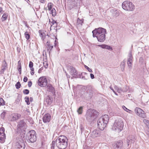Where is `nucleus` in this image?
<instances>
[{
  "label": "nucleus",
  "instance_id": "obj_30",
  "mask_svg": "<svg viewBox=\"0 0 149 149\" xmlns=\"http://www.w3.org/2000/svg\"><path fill=\"white\" fill-rule=\"evenodd\" d=\"M21 86L20 83L19 82H17L15 85L16 88L17 89L19 88Z\"/></svg>",
  "mask_w": 149,
  "mask_h": 149
},
{
  "label": "nucleus",
  "instance_id": "obj_35",
  "mask_svg": "<svg viewBox=\"0 0 149 149\" xmlns=\"http://www.w3.org/2000/svg\"><path fill=\"white\" fill-rule=\"evenodd\" d=\"M52 24L53 25H54V26L55 27H56L57 26V24L56 21H55L54 20H53L52 22Z\"/></svg>",
  "mask_w": 149,
  "mask_h": 149
},
{
  "label": "nucleus",
  "instance_id": "obj_36",
  "mask_svg": "<svg viewBox=\"0 0 149 149\" xmlns=\"http://www.w3.org/2000/svg\"><path fill=\"white\" fill-rule=\"evenodd\" d=\"M29 68L33 67V63L31 61L29 62Z\"/></svg>",
  "mask_w": 149,
  "mask_h": 149
},
{
  "label": "nucleus",
  "instance_id": "obj_38",
  "mask_svg": "<svg viewBox=\"0 0 149 149\" xmlns=\"http://www.w3.org/2000/svg\"><path fill=\"white\" fill-rule=\"evenodd\" d=\"M28 80V78L26 77H25L23 79V81L24 82H26Z\"/></svg>",
  "mask_w": 149,
  "mask_h": 149
},
{
  "label": "nucleus",
  "instance_id": "obj_22",
  "mask_svg": "<svg viewBox=\"0 0 149 149\" xmlns=\"http://www.w3.org/2000/svg\"><path fill=\"white\" fill-rule=\"evenodd\" d=\"M39 32L40 34V36L41 38L42 39L44 40V41H46L44 39V37H45V33L43 32H42L41 30H39Z\"/></svg>",
  "mask_w": 149,
  "mask_h": 149
},
{
  "label": "nucleus",
  "instance_id": "obj_44",
  "mask_svg": "<svg viewBox=\"0 0 149 149\" xmlns=\"http://www.w3.org/2000/svg\"><path fill=\"white\" fill-rule=\"evenodd\" d=\"M132 62H129V63H128V64L129 66H131L132 65Z\"/></svg>",
  "mask_w": 149,
  "mask_h": 149
},
{
  "label": "nucleus",
  "instance_id": "obj_16",
  "mask_svg": "<svg viewBox=\"0 0 149 149\" xmlns=\"http://www.w3.org/2000/svg\"><path fill=\"white\" fill-rule=\"evenodd\" d=\"M26 123H24V121L23 120H21L19 122V123L17 125V127L18 128L20 129L23 127L25 126Z\"/></svg>",
  "mask_w": 149,
  "mask_h": 149
},
{
  "label": "nucleus",
  "instance_id": "obj_41",
  "mask_svg": "<svg viewBox=\"0 0 149 149\" xmlns=\"http://www.w3.org/2000/svg\"><path fill=\"white\" fill-rule=\"evenodd\" d=\"M3 12V8L0 7V13H2Z\"/></svg>",
  "mask_w": 149,
  "mask_h": 149
},
{
  "label": "nucleus",
  "instance_id": "obj_29",
  "mask_svg": "<svg viewBox=\"0 0 149 149\" xmlns=\"http://www.w3.org/2000/svg\"><path fill=\"white\" fill-rule=\"evenodd\" d=\"M143 122L149 129V121L147 120L144 119L143 120Z\"/></svg>",
  "mask_w": 149,
  "mask_h": 149
},
{
  "label": "nucleus",
  "instance_id": "obj_51",
  "mask_svg": "<svg viewBox=\"0 0 149 149\" xmlns=\"http://www.w3.org/2000/svg\"><path fill=\"white\" fill-rule=\"evenodd\" d=\"M43 52H45L46 53V51L45 50H44L43 51Z\"/></svg>",
  "mask_w": 149,
  "mask_h": 149
},
{
  "label": "nucleus",
  "instance_id": "obj_6",
  "mask_svg": "<svg viewBox=\"0 0 149 149\" xmlns=\"http://www.w3.org/2000/svg\"><path fill=\"white\" fill-rule=\"evenodd\" d=\"M135 113L140 117L145 118L146 116L145 112L142 109L139 107H136L134 110Z\"/></svg>",
  "mask_w": 149,
  "mask_h": 149
},
{
  "label": "nucleus",
  "instance_id": "obj_33",
  "mask_svg": "<svg viewBox=\"0 0 149 149\" xmlns=\"http://www.w3.org/2000/svg\"><path fill=\"white\" fill-rule=\"evenodd\" d=\"M23 92L24 94H28L29 93V91L27 89H25L23 91Z\"/></svg>",
  "mask_w": 149,
  "mask_h": 149
},
{
  "label": "nucleus",
  "instance_id": "obj_45",
  "mask_svg": "<svg viewBox=\"0 0 149 149\" xmlns=\"http://www.w3.org/2000/svg\"><path fill=\"white\" fill-rule=\"evenodd\" d=\"M118 89L117 90V92L118 93H120L121 91V89H118Z\"/></svg>",
  "mask_w": 149,
  "mask_h": 149
},
{
  "label": "nucleus",
  "instance_id": "obj_15",
  "mask_svg": "<svg viewBox=\"0 0 149 149\" xmlns=\"http://www.w3.org/2000/svg\"><path fill=\"white\" fill-rule=\"evenodd\" d=\"M17 146L18 149H24L25 147V145L23 142H20L17 143Z\"/></svg>",
  "mask_w": 149,
  "mask_h": 149
},
{
  "label": "nucleus",
  "instance_id": "obj_26",
  "mask_svg": "<svg viewBox=\"0 0 149 149\" xmlns=\"http://www.w3.org/2000/svg\"><path fill=\"white\" fill-rule=\"evenodd\" d=\"M98 133L96 130H94L92 132V135L93 137H97L98 136Z\"/></svg>",
  "mask_w": 149,
  "mask_h": 149
},
{
  "label": "nucleus",
  "instance_id": "obj_31",
  "mask_svg": "<svg viewBox=\"0 0 149 149\" xmlns=\"http://www.w3.org/2000/svg\"><path fill=\"white\" fill-rule=\"evenodd\" d=\"M25 102L27 103V105H29L30 103L29 102V97H26L25 98Z\"/></svg>",
  "mask_w": 149,
  "mask_h": 149
},
{
  "label": "nucleus",
  "instance_id": "obj_11",
  "mask_svg": "<svg viewBox=\"0 0 149 149\" xmlns=\"http://www.w3.org/2000/svg\"><path fill=\"white\" fill-rule=\"evenodd\" d=\"M51 118V116L49 113L45 114L43 116L42 120L43 122L45 123L49 122Z\"/></svg>",
  "mask_w": 149,
  "mask_h": 149
},
{
  "label": "nucleus",
  "instance_id": "obj_1",
  "mask_svg": "<svg viewBox=\"0 0 149 149\" xmlns=\"http://www.w3.org/2000/svg\"><path fill=\"white\" fill-rule=\"evenodd\" d=\"M106 32V30L102 28L96 29L92 31L93 36L97 37L98 41L103 42L105 39Z\"/></svg>",
  "mask_w": 149,
  "mask_h": 149
},
{
  "label": "nucleus",
  "instance_id": "obj_21",
  "mask_svg": "<svg viewBox=\"0 0 149 149\" xmlns=\"http://www.w3.org/2000/svg\"><path fill=\"white\" fill-rule=\"evenodd\" d=\"M100 46L103 48H105L109 50H112V47H111L108 45H100Z\"/></svg>",
  "mask_w": 149,
  "mask_h": 149
},
{
  "label": "nucleus",
  "instance_id": "obj_17",
  "mask_svg": "<svg viewBox=\"0 0 149 149\" xmlns=\"http://www.w3.org/2000/svg\"><path fill=\"white\" fill-rule=\"evenodd\" d=\"M7 64L6 61L3 62L1 67V72H2V73L3 74L4 71L6 70L7 67Z\"/></svg>",
  "mask_w": 149,
  "mask_h": 149
},
{
  "label": "nucleus",
  "instance_id": "obj_24",
  "mask_svg": "<svg viewBox=\"0 0 149 149\" xmlns=\"http://www.w3.org/2000/svg\"><path fill=\"white\" fill-rule=\"evenodd\" d=\"M8 16V14L7 13H5L3 15L1 18V19L2 21H5L7 18Z\"/></svg>",
  "mask_w": 149,
  "mask_h": 149
},
{
  "label": "nucleus",
  "instance_id": "obj_50",
  "mask_svg": "<svg viewBox=\"0 0 149 149\" xmlns=\"http://www.w3.org/2000/svg\"><path fill=\"white\" fill-rule=\"evenodd\" d=\"M113 92L115 93V94H116V95H117V94H116V93L115 92V91H114V90H113Z\"/></svg>",
  "mask_w": 149,
  "mask_h": 149
},
{
  "label": "nucleus",
  "instance_id": "obj_34",
  "mask_svg": "<svg viewBox=\"0 0 149 149\" xmlns=\"http://www.w3.org/2000/svg\"><path fill=\"white\" fill-rule=\"evenodd\" d=\"M85 68L88 70V71L91 72H93L92 70L90 69L88 66L85 65Z\"/></svg>",
  "mask_w": 149,
  "mask_h": 149
},
{
  "label": "nucleus",
  "instance_id": "obj_8",
  "mask_svg": "<svg viewBox=\"0 0 149 149\" xmlns=\"http://www.w3.org/2000/svg\"><path fill=\"white\" fill-rule=\"evenodd\" d=\"M29 140L31 142H34L36 140V133L34 130L30 131L28 135Z\"/></svg>",
  "mask_w": 149,
  "mask_h": 149
},
{
  "label": "nucleus",
  "instance_id": "obj_53",
  "mask_svg": "<svg viewBox=\"0 0 149 149\" xmlns=\"http://www.w3.org/2000/svg\"><path fill=\"white\" fill-rule=\"evenodd\" d=\"M28 0V1H29V0Z\"/></svg>",
  "mask_w": 149,
  "mask_h": 149
},
{
  "label": "nucleus",
  "instance_id": "obj_42",
  "mask_svg": "<svg viewBox=\"0 0 149 149\" xmlns=\"http://www.w3.org/2000/svg\"><path fill=\"white\" fill-rule=\"evenodd\" d=\"M30 73L32 75H33L34 74V70L31 71Z\"/></svg>",
  "mask_w": 149,
  "mask_h": 149
},
{
  "label": "nucleus",
  "instance_id": "obj_46",
  "mask_svg": "<svg viewBox=\"0 0 149 149\" xmlns=\"http://www.w3.org/2000/svg\"><path fill=\"white\" fill-rule=\"evenodd\" d=\"M30 68L31 71L34 70V68L33 67Z\"/></svg>",
  "mask_w": 149,
  "mask_h": 149
},
{
  "label": "nucleus",
  "instance_id": "obj_4",
  "mask_svg": "<svg viewBox=\"0 0 149 149\" xmlns=\"http://www.w3.org/2000/svg\"><path fill=\"white\" fill-rule=\"evenodd\" d=\"M122 7L124 9L127 11H132L134 8V5L127 1H125L123 3Z\"/></svg>",
  "mask_w": 149,
  "mask_h": 149
},
{
  "label": "nucleus",
  "instance_id": "obj_2",
  "mask_svg": "<svg viewBox=\"0 0 149 149\" xmlns=\"http://www.w3.org/2000/svg\"><path fill=\"white\" fill-rule=\"evenodd\" d=\"M68 143L67 138L64 135H61L56 140V146L60 149H65L67 146Z\"/></svg>",
  "mask_w": 149,
  "mask_h": 149
},
{
  "label": "nucleus",
  "instance_id": "obj_18",
  "mask_svg": "<svg viewBox=\"0 0 149 149\" xmlns=\"http://www.w3.org/2000/svg\"><path fill=\"white\" fill-rule=\"evenodd\" d=\"M123 142L121 141H119L116 143V147L117 148H121L123 146Z\"/></svg>",
  "mask_w": 149,
  "mask_h": 149
},
{
  "label": "nucleus",
  "instance_id": "obj_40",
  "mask_svg": "<svg viewBox=\"0 0 149 149\" xmlns=\"http://www.w3.org/2000/svg\"><path fill=\"white\" fill-rule=\"evenodd\" d=\"M128 62H132V56H130L128 60Z\"/></svg>",
  "mask_w": 149,
  "mask_h": 149
},
{
  "label": "nucleus",
  "instance_id": "obj_39",
  "mask_svg": "<svg viewBox=\"0 0 149 149\" xmlns=\"http://www.w3.org/2000/svg\"><path fill=\"white\" fill-rule=\"evenodd\" d=\"M32 84V83L31 81H29L28 82V86L29 87H30Z\"/></svg>",
  "mask_w": 149,
  "mask_h": 149
},
{
  "label": "nucleus",
  "instance_id": "obj_12",
  "mask_svg": "<svg viewBox=\"0 0 149 149\" xmlns=\"http://www.w3.org/2000/svg\"><path fill=\"white\" fill-rule=\"evenodd\" d=\"M47 88L48 91L51 92L53 94L55 93V89L52 84H48L47 85Z\"/></svg>",
  "mask_w": 149,
  "mask_h": 149
},
{
  "label": "nucleus",
  "instance_id": "obj_7",
  "mask_svg": "<svg viewBox=\"0 0 149 149\" xmlns=\"http://www.w3.org/2000/svg\"><path fill=\"white\" fill-rule=\"evenodd\" d=\"M47 83V81L46 78L45 76H42L40 77L38 81V85L42 87L46 86Z\"/></svg>",
  "mask_w": 149,
  "mask_h": 149
},
{
  "label": "nucleus",
  "instance_id": "obj_9",
  "mask_svg": "<svg viewBox=\"0 0 149 149\" xmlns=\"http://www.w3.org/2000/svg\"><path fill=\"white\" fill-rule=\"evenodd\" d=\"M53 4L50 2L48 3L47 5L48 10L49 11L50 14H52L53 16H55L56 15V10L54 8H53Z\"/></svg>",
  "mask_w": 149,
  "mask_h": 149
},
{
  "label": "nucleus",
  "instance_id": "obj_27",
  "mask_svg": "<svg viewBox=\"0 0 149 149\" xmlns=\"http://www.w3.org/2000/svg\"><path fill=\"white\" fill-rule=\"evenodd\" d=\"M25 38L27 40H29L30 38V35L28 31H26L24 33Z\"/></svg>",
  "mask_w": 149,
  "mask_h": 149
},
{
  "label": "nucleus",
  "instance_id": "obj_49",
  "mask_svg": "<svg viewBox=\"0 0 149 149\" xmlns=\"http://www.w3.org/2000/svg\"><path fill=\"white\" fill-rule=\"evenodd\" d=\"M48 39L49 40L50 39V37L49 36H48Z\"/></svg>",
  "mask_w": 149,
  "mask_h": 149
},
{
  "label": "nucleus",
  "instance_id": "obj_43",
  "mask_svg": "<svg viewBox=\"0 0 149 149\" xmlns=\"http://www.w3.org/2000/svg\"><path fill=\"white\" fill-rule=\"evenodd\" d=\"M90 76L91 78L92 79H93L94 78V75L92 74H91Z\"/></svg>",
  "mask_w": 149,
  "mask_h": 149
},
{
  "label": "nucleus",
  "instance_id": "obj_19",
  "mask_svg": "<svg viewBox=\"0 0 149 149\" xmlns=\"http://www.w3.org/2000/svg\"><path fill=\"white\" fill-rule=\"evenodd\" d=\"M84 22V19H80L78 18L77 19V26H81L82 25V24H83Z\"/></svg>",
  "mask_w": 149,
  "mask_h": 149
},
{
  "label": "nucleus",
  "instance_id": "obj_5",
  "mask_svg": "<svg viewBox=\"0 0 149 149\" xmlns=\"http://www.w3.org/2000/svg\"><path fill=\"white\" fill-rule=\"evenodd\" d=\"M56 40H54V39L52 40L51 41L49 40L47 42L46 44L45 45L46 48L47 49V52H49V53L50 52L52 51L54 46L52 43L54 42V46H56Z\"/></svg>",
  "mask_w": 149,
  "mask_h": 149
},
{
  "label": "nucleus",
  "instance_id": "obj_47",
  "mask_svg": "<svg viewBox=\"0 0 149 149\" xmlns=\"http://www.w3.org/2000/svg\"><path fill=\"white\" fill-rule=\"evenodd\" d=\"M33 100V98L32 97H30V101L32 102Z\"/></svg>",
  "mask_w": 149,
  "mask_h": 149
},
{
  "label": "nucleus",
  "instance_id": "obj_23",
  "mask_svg": "<svg viewBox=\"0 0 149 149\" xmlns=\"http://www.w3.org/2000/svg\"><path fill=\"white\" fill-rule=\"evenodd\" d=\"M18 65L17 66V69L19 71V74H21V65L20 61H19L18 62Z\"/></svg>",
  "mask_w": 149,
  "mask_h": 149
},
{
  "label": "nucleus",
  "instance_id": "obj_28",
  "mask_svg": "<svg viewBox=\"0 0 149 149\" xmlns=\"http://www.w3.org/2000/svg\"><path fill=\"white\" fill-rule=\"evenodd\" d=\"M83 111V107H80L78 109L77 112L79 114H81Z\"/></svg>",
  "mask_w": 149,
  "mask_h": 149
},
{
  "label": "nucleus",
  "instance_id": "obj_48",
  "mask_svg": "<svg viewBox=\"0 0 149 149\" xmlns=\"http://www.w3.org/2000/svg\"><path fill=\"white\" fill-rule=\"evenodd\" d=\"M123 109H124L125 110V109H127V108H126V107L125 106H123Z\"/></svg>",
  "mask_w": 149,
  "mask_h": 149
},
{
  "label": "nucleus",
  "instance_id": "obj_37",
  "mask_svg": "<svg viewBox=\"0 0 149 149\" xmlns=\"http://www.w3.org/2000/svg\"><path fill=\"white\" fill-rule=\"evenodd\" d=\"M43 67H41L40 68L39 70H38V73H41L42 70H43Z\"/></svg>",
  "mask_w": 149,
  "mask_h": 149
},
{
  "label": "nucleus",
  "instance_id": "obj_25",
  "mask_svg": "<svg viewBox=\"0 0 149 149\" xmlns=\"http://www.w3.org/2000/svg\"><path fill=\"white\" fill-rule=\"evenodd\" d=\"M0 105H5L6 104V102L3 98L1 97H0Z\"/></svg>",
  "mask_w": 149,
  "mask_h": 149
},
{
  "label": "nucleus",
  "instance_id": "obj_3",
  "mask_svg": "<svg viewBox=\"0 0 149 149\" xmlns=\"http://www.w3.org/2000/svg\"><path fill=\"white\" fill-rule=\"evenodd\" d=\"M124 126L123 123L121 119L116 120L112 127V129L118 132H119L123 130Z\"/></svg>",
  "mask_w": 149,
  "mask_h": 149
},
{
  "label": "nucleus",
  "instance_id": "obj_52",
  "mask_svg": "<svg viewBox=\"0 0 149 149\" xmlns=\"http://www.w3.org/2000/svg\"><path fill=\"white\" fill-rule=\"evenodd\" d=\"M50 22V19H49V22Z\"/></svg>",
  "mask_w": 149,
  "mask_h": 149
},
{
  "label": "nucleus",
  "instance_id": "obj_10",
  "mask_svg": "<svg viewBox=\"0 0 149 149\" xmlns=\"http://www.w3.org/2000/svg\"><path fill=\"white\" fill-rule=\"evenodd\" d=\"M98 127L101 130H103L106 127L107 123H104L102 120L99 119L97 122Z\"/></svg>",
  "mask_w": 149,
  "mask_h": 149
},
{
  "label": "nucleus",
  "instance_id": "obj_54",
  "mask_svg": "<svg viewBox=\"0 0 149 149\" xmlns=\"http://www.w3.org/2000/svg\"><path fill=\"white\" fill-rule=\"evenodd\" d=\"M81 1H82V0H80Z\"/></svg>",
  "mask_w": 149,
  "mask_h": 149
},
{
  "label": "nucleus",
  "instance_id": "obj_20",
  "mask_svg": "<svg viewBox=\"0 0 149 149\" xmlns=\"http://www.w3.org/2000/svg\"><path fill=\"white\" fill-rule=\"evenodd\" d=\"M4 131L1 128H0V141L3 140L4 137Z\"/></svg>",
  "mask_w": 149,
  "mask_h": 149
},
{
  "label": "nucleus",
  "instance_id": "obj_14",
  "mask_svg": "<svg viewBox=\"0 0 149 149\" xmlns=\"http://www.w3.org/2000/svg\"><path fill=\"white\" fill-rule=\"evenodd\" d=\"M99 119L102 120L103 121L107 124L109 121V117L108 115L105 114L102 117L100 118Z\"/></svg>",
  "mask_w": 149,
  "mask_h": 149
},
{
  "label": "nucleus",
  "instance_id": "obj_32",
  "mask_svg": "<svg viewBox=\"0 0 149 149\" xmlns=\"http://www.w3.org/2000/svg\"><path fill=\"white\" fill-rule=\"evenodd\" d=\"M48 63L47 61H45L43 62V65L45 68H47L48 67Z\"/></svg>",
  "mask_w": 149,
  "mask_h": 149
},
{
  "label": "nucleus",
  "instance_id": "obj_13",
  "mask_svg": "<svg viewBox=\"0 0 149 149\" xmlns=\"http://www.w3.org/2000/svg\"><path fill=\"white\" fill-rule=\"evenodd\" d=\"M12 120L15 121L19 119L21 117V115L20 114L17 113H14L12 114Z\"/></svg>",
  "mask_w": 149,
  "mask_h": 149
}]
</instances>
